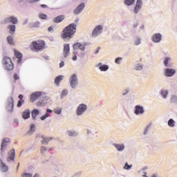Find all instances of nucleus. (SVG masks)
I'll use <instances>...</instances> for the list:
<instances>
[{
    "label": "nucleus",
    "instance_id": "nucleus-1",
    "mask_svg": "<svg viewBox=\"0 0 177 177\" xmlns=\"http://www.w3.org/2000/svg\"><path fill=\"white\" fill-rule=\"evenodd\" d=\"M76 31L77 25L75 24H71L64 28L62 37L63 39H70L71 38H73V36L75 34Z\"/></svg>",
    "mask_w": 177,
    "mask_h": 177
},
{
    "label": "nucleus",
    "instance_id": "nucleus-2",
    "mask_svg": "<svg viewBox=\"0 0 177 177\" xmlns=\"http://www.w3.org/2000/svg\"><path fill=\"white\" fill-rule=\"evenodd\" d=\"M76 31L77 25L75 24H71L64 28L62 37L63 39H70L71 38H73V36L75 34Z\"/></svg>",
    "mask_w": 177,
    "mask_h": 177
},
{
    "label": "nucleus",
    "instance_id": "nucleus-3",
    "mask_svg": "<svg viewBox=\"0 0 177 177\" xmlns=\"http://www.w3.org/2000/svg\"><path fill=\"white\" fill-rule=\"evenodd\" d=\"M45 41L43 40L34 41L32 44L30 45L31 50L35 52H39V50H44L45 49Z\"/></svg>",
    "mask_w": 177,
    "mask_h": 177
},
{
    "label": "nucleus",
    "instance_id": "nucleus-4",
    "mask_svg": "<svg viewBox=\"0 0 177 177\" xmlns=\"http://www.w3.org/2000/svg\"><path fill=\"white\" fill-rule=\"evenodd\" d=\"M3 64L6 68V70L10 71L15 68L13 66V63L12 62V59L10 57H5L3 59Z\"/></svg>",
    "mask_w": 177,
    "mask_h": 177
},
{
    "label": "nucleus",
    "instance_id": "nucleus-5",
    "mask_svg": "<svg viewBox=\"0 0 177 177\" xmlns=\"http://www.w3.org/2000/svg\"><path fill=\"white\" fill-rule=\"evenodd\" d=\"M102 31H103V26H102V25H98L93 30L92 35L93 37H97L99 34H102Z\"/></svg>",
    "mask_w": 177,
    "mask_h": 177
},
{
    "label": "nucleus",
    "instance_id": "nucleus-6",
    "mask_svg": "<svg viewBox=\"0 0 177 177\" xmlns=\"http://www.w3.org/2000/svg\"><path fill=\"white\" fill-rule=\"evenodd\" d=\"M86 111V105L85 104H81L79 105L77 109V114L78 115H81L84 114Z\"/></svg>",
    "mask_w": 177,
    "mask_h": 177
},
{
    "label": "nucleus",
    "instance_id": "nucleus-7",
    "mask_svg": "<svg viewBox=\"0 0 177 177\" xmlns=\"http://www.w3.org/2000/svg\"><path fill=\"white\" fill-rule=\"evenodd\" d=\"M78 84V78H77V75L73 74L71 77V88H75Z\"/></svg>",
    "mask_w": 177,
    "mask_h": 177
},
{
    "label": "nucleus",
    "instance_id": "nucleus-8",
    "mask_svg": "<svg viewBox=\"0 0 177 177\" xmlns=\"http://www.w3.org/2000/svg\"><path fill=\"white\" fill-rule=\"evenodd\" d=\"M16 156V153L15 152V149H11L9 152H8V157L7 158V161L8 162H10V161H15V157Z\"/></svg>",
    "mask_w": 177,
    "mask_h": 177
},
{
    "label": "nucleus",
    "instance_id": "nucleus-9",
    "mask_svg": "<svg viewBox=\"0 0 177 177\" xmlns=\"http://www.w3.org/2000/svg\"><path fill=\"white\" fill-rule=\"evenodd\" d=\"M142 5H143L142 0H137L136 6L134 7V13L139 12V10L142 9Z\"/></svg>",
    "mask_w": 177,
    "mask_h": 177
},
{
    "label": "nucleus",
    "instance_id": "nucleus-10",
    "mask_svg": "<svg viewBox=\"0 0 177 177\" xmlns=\"http://www.w3.org/2000/svg\"><path fill=\"white\" fill-rule=\"evenodd\" d=\"M41 95H42V93L40 91L32 93L30 95V101L35 102L37 99H38L39 97H41Z\"/></svg>",
    "mask_w": 177,
    "mask_h": 177
},
{
    "label": "nucleus",
    "instance_id": "nucleus-11",
    "mask_svg": "<svg viewBox=\"0 0 177 177\" xmlns=\"http://www.w3.org/2000/svg\"><path fill=\"white\" fill-rule=\"evenodd\" d=\"M70 55V44H65L64 45V57H67Z\"/></svg>",
    "mask_w": 177,
    "mask_h": 177
},
{
    "label": "nucleus",
    "instance_id": "nucleus-12",
    "mask_svg": "<svg viewBox=\"0 0 177 177\" xmlns=\"http://www.w3.org/2000/svg\"><path fill=\"white\" fill-rule=\"evenodd\" d=\"M73 48L74 50H77L80 49L81 50H85V46L84 44H81V43H75L73 44Z\"/></svg>",
    "mask_w": 177,
    "mask_h": 177
},
{
    "label": "nucleus",
    "instance_id": "nucleus-13",
    "mask_svg": "<svg viewBox=\"0 0 177 177\" xmlns=\"http://www.w3.org/2000/svg\"><path fill=\"white\" fill-rule=\"evenodd\" d=\"M0 168L2 172H8L9 169V167L2 161V159H0Z\"/></svg>",
    "mask_w": 177,
    "mask_h": 177
},
{
    "label": "nucleus",
    "instance_id": "nucleus-14",
    "mask_svg": "<svg viewBox=\"0 0 177 177\" xmlns=\"http://www.w3.org/2000/svg\"><path fill=\"white\" fill-rule=\"evenodd\" d=\"M84 8H85V4L84 3H81L79 5L76 9L74 10L75 15H78L82 12L84 10Z\"/></svg>",
    "mask_w": 177,
    "mask_h": 177
},
{
    "label": "nucleus",
    "instance_id": "nucleus-15",
    "mask_svg": "<svg viewBox=\"0 0 177 177\" xmlns=\"http://www.w3.org/2000/svg\"><path fill=\"white\" fill-rule=\"evenodd\" d=\"M175 73H176L175 69L167 68L165 71V75L166 77H172V75H174Z\"/></svg>",
    "mask_w": 177,
    "mask_h": 177
},
{
    "label": "nucleus",
    "instance_id": "nucleus-16",
    "mask_svg": "<svg viewBox=\"0 0 177 177\" xmlns=\"http://www.w3.org/2000/svg\"><path fill=\"white\" fill-rule=\"evenodd\" d=\"M152 41L156 44L160 42V41H161V34L156 33L155 35H153L152 37Z\"/></svg>",
    "mask_w": 177,
    "mask_h": 177
},
{
    "label": "nucleus",
    "instance_id": "nucleus-17",
    "mask_svg": "<svg viewBox=\"0 0 177 177\" xmlns=\"http://www.w3.org/2000/svg\"><path fill=\"white\" fill-rule=\"evenodd\" d=\"M15 55L17 57V59H18L17 63L18 64H20V63H21L22 62V57H23V55H21V53L16 50H15Z\"/></svg>",
    "mask_w": 177,
    "mask_h": 177
},
{
    "label": "nucleus",
    "instance_id": "nucleus-18",
    "mask_svg": "<svg viewBox=\"0 0 177 177\" xmlns=\"http://www.w3.org/2000/svg\"><path fill=\"white\" fill-rule=\"evenodd\" d=\"M14 103H15V102H14L13 97H10L8 109V110H10V113H12V111H13V106H15Z\"/></svg>",
    "mask_w": 177,
    "mask_h": 177
},
{
    "label": "nucleus",
    "instance_id": "nucleus-19",
    "mask_svg": "<svg viewBox=\"0 0 177 177\" xmlns=\"http://www.w3.org/2000/svg\"><path fill=\"white\" fill-rule=\"evenodd\" d=\"M6 21L7 23H12V24H17V23H19V20L15 17H10L6 18Z\"/></svg>",
    "mask_w": 177,
    "mask_h": 177
},
{
    "label": "nucleus",
    "instance_id": "nucleus-20",
    "mask_svg": "<svg viewBox=\"0 0 177 177\" xmlns=\"http://www.w3.org/2000/svg\"><path fill=\"white\" fill-rule=\"evenodd\" d=\"M9 142H10V139L9 138H5L3 140V142L1 143V151H5V150L6 149V143H9Z\"/></svg>",
    "mask_w": 177,
    "mask_h": 177
},
{
    "label": "nucleus",
    "instance_id": "nucleus-21",
    "mask_svg": "<svg viewBox=\"0 0 177 177\" xmlns=\"http://www.w3.org/2000/svg\"><path fill=\"white\" fill-rule=\"evenodd\" d=\"M143 113H145V110L143 109V108L139 105L136 106V111H135V114H136L137 115L139 114H143Z\"/></svg>",
    "mask_w": 177,
    "mask_h": 177
},
{
    "label": "nucleus",
    "instance_id": "nucleus-22",
    "mask_svg": "<svg viewBox=\"0 0 177 177\" xmlns=\"http://www.w3.org/2000/svg\"><path fill=\"white\" fill-rule=\"evenodd\" d=\"M30 115V112L28 109H26L23 113H22V118L24 120H28V118Z\"/></svg>",
    "mask_w": 177,
    "mask_h": 177
},
{
    "label": "nucleus",
    "instance_id": "nucleus-23",
    "mask_svg": "<svg viewBox=\"0 0 177 177\" xmlns=\"http://www.w3.org/2000/svg\"><path fill=\"white\" fill-rule=\"evenodd\" d=\"M64 20V15H59L53 19L54 23H60Z\"/></svg>",
    "mask_w": 177,
    "mask_h": 177
},
{
    "label": "nucleus",
    "instance_id": "nucleus-24",
    "mask_svg": "<svg viewBox=\"0 0 177 177\" xmlns=\"http://www.w3.org/2000/svg\"><path fill=\"white\" fill-rule=\"evenodd\" d=\"M62 81H63V76L62 75L57 76L55 77V84H56V85H57V86H59V85H60V82H62Z\"/></svg>",
    "mask_w": 177,
    "mask_h": 177
},
{
    "label": "nucleus",
    "instance_id": "nucleus-25",
    "mask_svg": "<svg viewBox=\"0 0 177 177\" xmlns=\"http://www.w3.org/2000/svg\"><path fill=\"white\" fill-rule=\"evenodd\" d=\"M47 113H46L43 116H41L40 118L41 121H44V120H46V118H48L49 117V113H52V109H47Z\"/></svg>",
    "mask_w": 177,
    "mask_h": 177
},
{
    "label": "nucleus",
    "instance_id": "nucleus-26",
    "mask_svg": "<svg viewBox=\"0 0 177 177\" xmlns=\"http://www.w3.org/2000/svg\"><path fill=\"white\" fill-rule=\"evenodd\" d=\"M39 114V111L38 109H33L32 111V118L35 120L37 115Z\"/></svg>",
    "mask_w": 177,
    "mask_h": 177
},
{
    "label": "nucleus",
    "instance_id": "nucleus-27",
    "mask_svg": "<svg viewBox=\"0 0 177 177\" xmlns=\"http://www.w3.org/2000/svg\"><path fill=\"white\" fill-rule=\"evenodd\" d=\"M115 147H116L117 150L119 151H122L124 149H125V147L124 145H118V144H114Z\"/></svg>",
    "mask_w": 177,
    "mask_h": 177
},
{
    "label": "nucleus",
    "instance_id": "nucleus-28",
    "mask_svg": "<svg viewBox=\"0 0 177 177\" xmlns=\"http://www.w3.org/2000/svg\"><path fill=\"white\" fill-rule=\"evenodd\" d=\"M8 28L10 30V34H15V31H16V26L10 25V26H8Z\"/></svg>",
    "mask_w": 177,
    "mask_h": 177
},
{
    "label": "nucleus",
    "instance_id": "nucleus-29",
    "mask_svg": "<svg viewBox=\"0 0 177 177\" xmlns=\"http://www.w3.org/2000/svg\"><path fill=\"white\" fill-rule=\"evenodd\" d=\"M133 3H135V0H124V5L131 6Z\"/></svg>",
    "mask_w": 177,
    "mask_h": 177
},
{
    "label": "nucleus",
    "instance_id": "nucleus-30",
    "mask_svg": "<svg viewBox=\"0 0 177 177\" xmlns=\"http://www.w3.org/2000/svg\"><path fill=\"white\" fill-rule=\"evenodd\" d=\"M100 70L101 71H107V70H109V66L107 65H102L100 66Z\"/></svg>",
    "mask_w": 177,
    "mask_h": 177
},
{
    "label": "nucleus",
    "instance_id": "nucleus-31",
    "mask_svg": "<svg viewBox=\"0 0 177 177\" xmlns=\"http://www.w3.org/2000/svg\"><path fill=\"white\" fill-rule=\"evenodd\" d=\"M7 39H8V44H10V45H13V44H15L13 37H12V36H8Z\"/></svg>",
    "mask_w": 177,
    "mask_h": 177
},
{
    "label": "nucleus",
    "instance_id": "nucleus-32",
    "mask_svg": "<svg viewBox=\"0 0 177 177\" xmlns=\"http://www.w3.org/2000/svg\"><path fill=\"white\" fill-rule=\"evenodd\" d=\"M43 139H44V140L41 141L42 145H48V142H49V140H52V138H45L44 137H42Z\"/></svg>",
    "mask_w": 177,
    "mask_h": 177
},
{
    "label": "nucleus",
    "instance_id": "nucleus-33",
    "mask_svg": "<svg viewBox=\"0 0 177 177\" xmlns=\"http://www.w3.org/2000/svg\"><path fill=\"white\" fill-rule=\"evenodd\" d=\"M169 127H175V121L173 119H170L168 122Z\"/></svg>",
    "mask_w": 177,
    "mask_h": 177
},
{
    "label": "nucleus",
    "instance_id": "nucleus-34",
    "mask_svg": "<svg viewBox=\"0 0 177 177\" xmlns=\"http://www.w3.org/2000/svg\"><path fill=\"white\" fill-rule=\"evenodd\" d=\"M169 60H171V58L169 57H167L165 59V61H164V64L166 67H169V66L168 65V62H169Z\"/></svg>",
    "mask_w": 177,
    "mask_h": 177
},
{
    "label": "nucleus",
    "instance_id": "nucleus-35",
    "mask_svg": "<svg viewBox=\"0 0 177 177\" xmlns=\"http://www.w3.org/2000/svg\"><path fill=\"white\" fill-rule=\"evenodd\" d=\"M161 95L164 99H166L167 95H168V91H162Z\"/></svg>",
    "mask_w": 177,
    "mask_h": 177
},
{
    "label": "nucleus",
    "instance_id": "nucleus-36",
    "mask_svg": "<svg viewBox=\"0 0 177 177\" xmlns=\"http://www.w3.org/2000/svg\"><path fill=\"white\" fill-rule=\"evenodd\" d=\"M39 19H41L42 20H45L47 19L48 16L45 14H39Z\"/></svg>",
    "mask_w": 177,
    "mask_h": 177
},
{
    "label": "nucleus",
    "instance_id": "nucleus-37",
    "mask_svg": "<svg viewBox=\"0 0 177 177\" xmlns=\"http://www.w3.org/2000/svg\"><path fill=\"white\" fill-rule=\"evenodd\" d=\"M68 93V91L67 90H63L61 94V97H64V96H66Z\"/></svg>",
    "mask_w": 177,
    "mask_h": 177
},
{
    "label": "nucleus",
    "instance_id": "nucleus-38",
    "mask_svg": "<svg viewBox=\"0 0 177 177\" xmlns=\"http://www.w3.org/2000/svg\"><path fill=\"white\" fill-rule=\"evenodd\" d=\"M24 103V100H19V101H18L17 103V107H21V106L23 105V104Z\"/></svg>",
    "mask_w": 177,
    "mask_h": 177
},
{
    "label": "nucleus",
    "instance_id": "nucleus-39",
    "mask_svg": "<svg viewBox=\"0 0 177 177\" xmlns=\"http://www.w3.org/2000/svg\"><path fill=\"white\" fill-rule=\"evenodd\" d=\"M124 168V169H131L132 168V165H128V162H126Z\"/></svg>",
    "mask_w": 177,
    "mask_h": 177
},
{
    "label": "nucleus",
    "instance_id": "nucleus-40",
    "mask_svg": "<svg viewBox=\"0 0 177 177\" xmlns=\"http://www.w3.org/2000/svg\"><path fill=\"white\" fill-rule=\"evenodd\" d=\"M22 177H32V174H28V173H25V174H22Z\"/></svg>",
    "mask_w": 177,
    "mask_h": 177
},
{
    "label": "nucleus",
    "instance_id": "nucleus-41",
    "mask_svg": "<svg viewBox=\"0 0 177 177\" xmlns=\"http://www.w3.org/2000/svg\"><path fill=\"white\" fill-rule=\"evenodd\" d=\"M54 113H55V114H62V109H55Z\"/></svg>",
    "mask_w": 177,
    "mask_h": 177
},
{
    "label": "nucleus",
    "instance_id": "nucleus-42",
    "mask_svg": "<svg viewBox=\"0 0 177 177\" xmlns=\"http://www.w3.org/2000/svg\"><path fill=\"white\" fill-rule=\"evenodd\" d=\"M121 60H122V58H121V57H118V58L115 59V63H116L117 64H120Z\"/></svg>",
    "mask_w": 177,
    "mask_h": 177
},
{
    "label": "nucleus",
    "instance_id": "nucleus-43",
    "mask_svg": "<svg viewBox=\"0 0 177 177\" xmlns=\"http://www.w3.org/2000/svg\"><path fill=\"white\" fill-rule=\"evenodd\" d=\"M68 135L69 136H75L76 133L75 132L68 131Z\"/></svg>",
    "mask_w": 177,
    "mask_h": 177
},
{
    "label": "nucleus",
    "instance_id": "nucleus-44",
    "mask_svg": "<svg viewBox=\"0 0 177 177\" xmlns=\"http://www.w3.org/2000/svg\"><path fill=\"white\" fill-rule=\"evenodd\" d=\"M30 131L31 132H34V131H35V124L30 125Z\"/></svg>",
    "mask_w": 177,
    "mask_h": 177
},
{
    "label": "nucleus",
    "instance_id": "nucleus-45",
    "mask_svg": "<svg viewBox=\"0 0 177 177\" xmlns=\"http://www.w3.org/2000/svg\"><path fill=\"white\" fill-rule=\"evenodd\" d=\"M175 100H177V97L176 95H172L171 98V102H175Z\"/></svg>",
    "mask_w": 177,
    "mask_h": 177
},
{
    "label": "nucleus",
    "instance_id": "nucleus-46",
    "mask_svg": "<svg viewBox=\"0 0 177 177\" xmlns=\"http://www.w3.org/2000/svg\"><path fill=\"white\" fill-rule=\"evenodd\" d=\"M39 23L36 22L35 24H33L31 28H35V27H39Z\"/></svg>",
    "mask_w": 177,
    "mask_h": 177
},
{
    "label": "nucleus",
    "instance_id": "nucleus-47",
    "mask_svg": "<svg viewBox=\"0 0 177 177\" xmlns=\"http://www.w3.org/2000/svg\"><path fill=\"white\" fill-rule=\"evenodd\" d=\"M72 59L74 61L77 60V52H73V57Z\"/></svg>",
    "mask_w": 177,
    "mask_h": 177
},
{
    "label": "nucleus",
    "instance_id": "nucleus-48",
    "mask_svg": "<svg viewBox=\"0 0 177 177\" xmlns=\"http://www.w3.org/2000/svg\"><path fill=\"white\" fill-rule=\"evenodd\" d=\"M19 75H17V73H15L14 74V80H19Z\"/></svg>",
    "mask_w": 177,
    "mask_h": 177
},
{
    "label": "nucleus",
    "instance_id": "nucleus-49",
    "mask_svg": "<svg viewBox=\"0 0 177 177\" xmlns=\"http://www.w3.org/2000/svg\"><path fill=\"white\" fill-rule=\"evenodd\" d=\"M142 68H143V66L138 65L136 68V70H142Z\"/></svg>",
    "mask_w": 177,
    "mask_h": 177
},
{
    "label": "nucleus",
    "instance_id": "nucleus-50",
    "mask_svg": "<svg viewBox=\"0 0 177 177\" xmlns=\"http://www.w3.org/2000/svg\"><path fill=\"white\" fill-rule=\"evenodd\" d=\"M41 153H44V151H46V148L45 147H41Z\"/></svg>",
    "mask_w": 177,
    "mask_h": 177
},
{
    "label": "nucleus",
    "instance_id": "nucleus-51",
    "mask_svg": "<svg viewBox=\"0 0 177 177\" xmlns=\"http://www.w3.org/2000/svg\"><path fill=\"white\" fill-rule=\"evenodd\" d=\"M59 67H64V61H62V62H60V64H59Z\"/></svg>",
    "mask_w": 177,
    "mask_h": 177
},
{
    "label": "nucleus",
    "instance_id": "nucleus-52",
    "mask_svg": "<svg viewBox=\"0 0 177 177\" xmlns=\"http://www.w3.org/2000/svg\"><path fill=\"white\" fill-rule=\"evenodd\" d=\"M39 0H30V3H34L35 2H38Z\"/></svg>",
    "mask_w": 177,
    "mask_h": 177
},
{
    "label": "nucleus",
    "instance_id": "nucleus-53",
    "mask_svg": "<svg viewBox=\"0 0 177 177\" xmlns=\"http://www.w3.org/2000/svg\"><path fill=\"white\" fill-rule=\"evenodd\" d=\"M18 97H19V99H20V100H23L24 96H23V95H21V94H20V95L18 96Z\"/></svg>",
    "mask_w": 177,
    "mask_h": 177
},
{
    "label": "nucleus",
    "instance_id": "nucleus-54",
    "mask_svg": "<svg viewBox=\"0 0 177 177\" xmlns=\"http://www.w3.org/2000/svg\"><path fill=\"white\" fill-rule=\"evenodd\" d=\"M100 49V47H98L97 49L95 51V54L97 55L99 53V50Z\"/></svg>",
    "mask_w": 177,
    "mask_h": 177
},
{
    "label": "nucleus",
    "instance_id": "nucleus-55",
    "mask_svg": "<svg viewBox=\"0 0 177 177\" xmlns=\"http://www.w3.org/2000/svg\"><path fill=\"white\" fill-rule=\"evenodd\" d=\"M40 6H41V8H48V6H46L45 4H41Z\"/></svg>",
    "mask_w": 177,
    "mask_h": 177
},
{
    "label": "nucleus",
    "instance_id": "nucleus-56",
    "mask_svg": "<svg viewBox=\"0 0 177 177\" xmlns=\"http://www.w3.org/2000/svg\"><path fill=\"white\" fill-rule=\"evenodd\" d=\"M148 129H149V126L147 127V128H146V129H145V132H144L145 135H146V133H147Z\"/></svg>",
    "mask_w": 177,
    "mask_h": 177
},
{
    "label": "nucleus",
    "instance_id": "nucleus-57",
    "mask_svg": "<svg viewBox=\"0 0 177 177\" xmlns=\"http://www.w3.org/2000/svg\"><path fill=\"white\" fill-rule=\"evenodd\" d=\"M140 44V40L138 39V41L136 42V45H139Z\"/></svg>",
    "mask_w": 177,
    "mask_h": 177
},
{
    "label": "nucleus",
    "instance_id": "nucleus-58",
    "mask_svg": "<svg viewBox=\"0 0 177 177\" xmlns=\"http://www.w3.org/2000/svg\"><path fill=\"white\" fill-rule=\"evenodd\" d=\"M48 31H52V30H53V28L52 26H50L48 28Z\"/></svg>",
    "mask_w": 177,
    "mask_h": 177
},
{
    "label": "nucleus",
    "instance_id": "nucleus-59",
    "mask_svg": "<svg viewBox=\"0 0 177 177\" xmlns=\"http://www.w3.org/2000/svg\"><path fill=\"white\" fill-rule=\"evenodd\" d=\"M33 177H39V175L35 174Z\"/></svg>",
    "mask_w": 177,
    "mask_h": 177
},
{
    "label": "nucleus",
    "instance_id": "nucleus-60",
    "mask_svg": "<svg viewBox=\"0 0 177 177\" xmlns=\"http://www.w3.org/2000/svg\"><path fill=\"white\" fill-rule=\"evenodd\" d=\"M127 92H128V91H127L126 93H123L122 95H127Z\"/></svg>",
    "mask_w": 177,
    "mask_h": 177
},
{
    "label": "nucleus",
    "instance_id": "nucleus-61",
    "mask_svg": "<svg viewBox=\"0 0 177 177\" xmlns=\"http://www.w3.org/2000/svg\"><path fill=\"white\" fill-rule=\"evenodd\" d=\"M143 177H147V176H146V174H144V175H143Z\"/></svg>",
    "mask_w": 177,
    "mask_h": 177
},
{
    "label": "nucleus",
    "instance_id": "nucleus-62",
    "mask_svg": "<svg viewBox=\"0 0 177 177\" xmlns=\"http://www.w3.org/2000/svg\"><path fill=\"white\" fill-rule=\"evenodd\" d=\"M19 165H20V163L18 164V166H17L18 168H19Z\"/></svg>",
    "mask_w": 177,
    "mask_h": 177
}]
</instances>
